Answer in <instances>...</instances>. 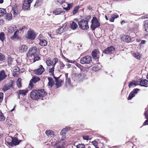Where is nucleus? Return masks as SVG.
Instances as JSON below:
<instances>
[{
	"mask_svg": "<svg viewBox=\"0 0 148 148\" xmlns=\"http://www.w3.org/2000/svg\"><path fill=\"white\" fill-rule=\"evenodd\" d=\"M47 94L43 89L38 90H34L32 91L30 93L31 98L34 100H37L42 98Z\"/></svg>",
	"mask_w": 148,
	"mask_h": 148,
	"instance_id": "1",
	"label": "nucleus"
},
{
	"mask_svg": "<svg viewBox=\"0 0 148 148\" xmlns=\"http://www.w3.org/2000/svg\"><path fill=\"white\" fill-rule=\"evenodd\" d=\"M58 59L57 58H54L53 61L50 59V58H48L46 61L47 65L49 66H52L51 68L49 67V73L51 75H54V67L55 65L58 62Z\"/></svg>",
	"mask_w": 148,
	"mask_h": 148,
	"instance_id": "2",
	"label": "nucleus"
},
{
	"mask_svg": "<svg viewBox=\"0 0 148 148\" xmlns=\"http://www.w3.org/2000/svg\"><path fill=\"white\" fill-rule=\"evenodd\" d=\"M91 23L90 28L93 30L100 26V23L97 18L95 17H93L91 21Z\"/></svg>",
	"mask_w": 148,
	"mask_h": 148,
	"instance_id": "3",
	"label": "nucleus"
},
{
	"mask_svg": "<svg viewBox=\"0 0 148 148\" xmlns=\"http://www.w3.org/2000/svg\"><path fill=\"white\" fill-rule=\"evenodd\" d=\"M79 27L82 29H88L89 28L87 22L85 21L84 19H82L80 21H77Z\"/></svg>",
	"mask_w": 148,
	"mask_h": 148,
	"instance_id": "4",
	"label": "nucleus"
},
{
	"mask_svg": "<svg viewBox=\"0 0 148 148\" xmlns=\"http://www.w3.org/2000/svg\"><path fill=\"white\" fill-rule=\"evenodd\" d=\"M11 141H7L8 144L11 147L15 146L18 145L21 141V140H19L18 138L16 137L11 138Z\"/></svg>",
	"mask_w": 148,
	"mask_h": 148,
	"instance_id": "5",
	"label": "nucleus"
},
{
	"mask_svg": "<svg viewBox=\"0 0 148 148\" xmlns=\"http://www.w3.org/2000/svg\"><path fill=\"white\" fill-rule=\"evenodd\" d=\"M26 38L28 39L34 40L36 38V34L33 30H30L27 31Z\"/></svg>",
	"mask_w": 148,
	"mask_h": 148,
	"instance_id": "6",
	"label": "nucleus"
},
{
	"mask_svg": "<svg viewBox=\"0 0 148 148\" xmlns=\"http://www.w3.org/2000/svg\"><path fill=\"white\" fill-rule=\"evenodd\" d=\"M92 61V57L90 56H87L82 58L80 60V62L82 64H90Z\"/></svg>",
	"mask_w": 148,
	"mask_h": 148,
	"instance_id": "7",
	"label": "nucleus"
},
{
	"mask_svg": "<svg viewBox=\"0 0 148 148\" xmlns=\"http://www.w3.org/2000/svg\"><path fill=\"white\" fill-rule=\"evenodd\" d=\"M33 1V0H24L22 7L24 10L29 9L30 4Z\"/></svg>",
	"mask_w": 148,
	"mask_h": 148,
	"instance_id": "8",
	"label": "nucleus"
},
{
	"mask_svg": "<svg viewBox=\"0 0 148 148\" xmlns=\"http://www.w3.org/2000/svg\"><path fill=\"white\" fill-rule=\"evenodd\" d=\"M115 49V48L113 46H110L107 47L103 51V53L106 54H110L114 53Z\"/></svg>",
	"mask_w": 148,
	"mask_h": 148,
	"instance_id": "9",
	"label": "nucleus"
},
{
	"mask_svg": "<svg viewBox=\"0 0 148 148\" xmlns=\"http://www.w3.org/2000/svg\"><path fill=\"white\" fill-rule=\"evenodd\" d=\"M60 3L62 5L64 9L66 11L69 10L73 6L72 3L68 4L64 1H62Z\"/></svg>",
	"mask_w": 148,
	"mask_h": 148,
	"instance_id": "10",
	"label": "nucleus"
},
{
	"mask_svg": "<svg viewBox=\"0 0 148 148\" xmlns=\"http://www.w3.org/2000/svg\"><path fill=\"white\" fill-rule=\"evenodd\" d=\"M19 32V30L17 29L14 32V35L10 37L11 39L14 41L20 39L21 37L18 35Z\"/></svg>",
	"mask_w": 148,
	"mask_h": 148,
	"instance_id": "11",
	"label": "nucleus"
},
{
	"mask_svg": "<svg viewBox=\"0 0 148 148\" xmlns=\"http://www.w3.org/2000/svg\"><path fill=\"white\" fill-rule=\"evenodd\" d=\"M37 48L36 47H33L30 49L28 51L27 55H33L34 57L36 56Z\"/></svg>",
	"mask_w": 148,
	"mask_h": 148,
	"instance_id": "12",
	"label": "nucleus"
},
{
	"mask_svg": "<svg viewBox=\"0 0 148 148\" xmlns=\"http://www.w3.org/2000/svg\"><path fill=\"white\" fill-rule=\"evenodd\" d=\"M44 71V68L42 65H40L39 67L37 69L34 70V73L37 75H40L42 74Z\"/></svg>",
	"mask_w": 148,
	"mask_h": 148,
	"instance_id": "13",
	"label": "nucleus"
},
{
	"mask_svg": "<svg viewBox=\"0 0 148 148\" xmlns=\"http://www.w3.org/2000/svg\"><path fill=\"white\" fill-rule=\"evenodd\" d=\"M11 12L13 14L14 17H16L17 16L18 13L17 5L15 4L12 8V10Z\"/></svg>",
	"mask_w": 148,
	"mask_h": 148,
	"instance_id": "14",
	"label": "nucleus"
},
{
	"mask_svg": "<svg viewBox=\"0 0 148 148\" xmlns=\"http://www.w3.org/2000/svg\"><path fill=\"white\" fill-rule=\"evenodd\" d=\"M139 90L138 89L136 88L132 91L129 96L128 100L131 99L133 97L135 96V94L137 93V92Z\"/></svg>",
	"mask_w": 148,
	"mask_h": 148,
	"instance_id": "15",
	"label": "nucleus"
},
{
	"mask_svg": "<svg viewBox=\"0 0 148 148\" xmlns=\"http://www.w3.org/2000/svg\"><path fill=\"white\" fill-rule=\"evenodd\" d=\"M53 76L55 79V81L56 82V85L57 87L58 88L61 87L62 86V83L63 82L62 80L59 79L58 78L55 77L54 75Z\"/></svg>",
	"mask_w": 148,
	"mask_h": 148,
	"instance_id": "16",
	"label": "nucleus"
},
{
	"mask_svg": "<svg viewBox=\"0 0 148 148\" xmlns=\"http://www.w3.org/2000/svg\"><path fill=\"white\" fill-rule=\"evenodd\" d=\"M13 84V81H10L9 83V84L8 85H5L3 88V90L5 92L9 89L10 88L12 87V86Z\"/></svg>",
	"mask_w": 148,
	"mask_h": 148,
	"instance_id": "17",
	"label": "nucleus"
},
{
	"mask_svg": "<svg viewBox=\"0 0 148 148\" xmlns=\"http://www.w3.org/2000/svg\"><path fill=\"white\" fill-rule=\"evenodd\" d=\"M99 52L97 49H95L92 52V56L94 59H98Z\"/></svg>",
	"mask_w": 148,
	"mask_h": 148,
	"instance_id": "18",
	"label": "nucleus"
},
{
	"mask_svg": "<svg viewBox=\"0 0 148 148\" xmlns=\"http://www.w3.org/2000/svg\"><path fill=\"white\" fill-rule=\"evenodd\" d=\"M27 46L25 45H22L19 48V51L21 53H24L27 51Z\"/></svg>",
	"mask_w": 148,
	"mask_h": 148,
	"instance_id": "19",
	"label": "nucleus"
},
{
	"mask_svg": "<svg viewBox=\"0 0 148 148\" xmlns=\"http://www.w3.org/2000/svg\"><path fill=\"white\" fill-rule=\"evenodd\" d=\"M139 84L141 86L147 87L148 86V81L146 79H141Z\"/></svg>",
	"mask_w": 148,
	"mask_h": 148,
	"instance_id": "20",
	"label": "nucleus"
},
{
	"mask_svg": "<svg viewBox=\"0 0 148 148\" xmlns=\"http://www.w3.org/2000/svg\"><path fill=\"white\" fill-rule=\"evenodd\" d=\"M83 73H81L79 74H77L76 73H75L73 76V78L76 79V80H79L82 78L83 77Z\"/></svg>",
	"mask_w": 148,
	"mask_h": 148,
	"instance_id": "21",
	"label": "nucleus"
},
{
	"mask_svg": "<svg viewBox=\"0 0 148 148\" xmlns=\"http://www.w3.org/2000/svg\"><path fill=\"white\" fill-rule=\"evenodd\" d=\"M7 76L4 71L2 70L0 72V82L5 79Z\"/></svg>",
	"mask_w": 148,
	"mask_h": 148,
	"instance_id": "22",
	"label": "nucleus"
},
{
	"mask_svg": "<svg viewBox=\"0 0 148 148\" xmlns=\"http://www.w3.org/2000/svg\"><path fill=\"white\" fill-rule=\"evenodd\" d=\"M66 86L68 88H70L72 87L73 86L71 84V80L69 78H66Z\"/></svg>",
	"mask_w": 148,
	"mask_h": 148,
	"instance_id": "23",
	"label": "nucleus"
},
{
	"mask_svg": "<svg viewBox=\"0 0 148 148\" xmlns=\"http://www.w3.org/2000/svg\"><path fill=\"white\" fill-rule=\"evenodd\" d=\"M46 134L49 137H52L54 135V133L51 130H47L45 132Z\"/></svg>",
	"mask_w": 148,
	"mask_h": 148,
	"instance_id": "24",
	"label": "nucleus"
},
{
	"mask_svg": "<svg viewBox=\"0 0 148 148\" xmlns=\"http://www.w3.org/2000/svg\"><path fill=\"white\" fill-rule=\"evenodd\" d=\"M17 29L16 26H10L9 27L8 32L9 33L12 34Z\"/></svg>",
	"mask_w": 148,
	"mask_h": 148,
	"instance_id": "25",
	"label": "nucleus"
},
{
	"mask_svg": "<svg viewBox=\"0 0 148 148\" xmlns=\"http://www.w3.org/2000/svg\"><path fill=\"white\" fill-rule=\"evenodd\" d=\"M64 12L62 10V9L60 8L57 9L53 11V13L55 15L60 14L63 13Z\"/></svg>",
	"mask_w": 148,
	"mask_h": 148,
	"instance_id": "26",
	"label": "nucleus"
},
{
	"mask_svg": "<svg viewBox=\"0 0 148 148\" xmlns=\"http://www.w3.org/2000/svg\"><path fill=\"white\" fill-rule=\"evenodd\" d=\"M70 28L73 30L76 29L78 27V25L75 22L72 21L70 24Z\"/></svg>",
	"mask_w": 148,
	"mask_h": 148,
	"instance_id": "27",
	"label": "nucleus"
},
{
	"mask_svg": "<svg viewBox=\"0 0 148 148\" xmlns=\"http://www.w3.org/2000/svg\"><path fill=\"white\" fill-rule=\"evenodd\" d=\"M39 45L42 46H45L47 45V42L44 39L40 40Z\"/></svg>",
	"mask_w": 148,
	"mask_h": 148,
	"instance_id": "28",
	"label": "nucleus"
},
{
	"mask_svg": "<svg viewBox=\"0 0 148 148\" xmlns=\"http://www.w3.org/2000/svg\"><path fill=\"white\" fill-rule=\"evenodd\" d=\"M48 79L49 80V82L48 83V86H50L52 87L53 85L54 82L52 78L48 77Z\"/></svg>",
	"mask_w": 148,
	"mask_h": 148,
	"instance_id": "29",
	"label": "nucleus"
},
{
	"mask_svg": "<svg viewBox=\"0 0 148 148\" xmlns=\"http://www.w3.org/2000/svg\"><path fill=\"white\" fill-rule=\"evenodd\" d=\"M65 26H62L61 27L59 28L57 30H56V32L59 34H61L63 32L64 30H65Z\"/></svg>",
	"mask_w": 148,
	"mask_h": 148,
	"instance_id": "30",
	"label": "nucleus"
},
{
	"mask_svg": "<svg viewBox=\"0 0 148 148\" xmlns=\"http://www.w3.org/2000/svg\"><path fill=\"white\" fill-rule=\"evenodd\" d=\"M145 115L146 118L147 119L143 123L144 125H148V109L145 112Z\"/></svg>",
	"mask_w": 148,
	"mask_h": 148,
	"instance_id": "31",
	"label": "nucleus"
},
{
	"mask_svg": "<svg viewBox=\"0 0 148 148\" xmlns=\"http://www.w3.org/2000/svg\"><path fill=\"white\" fill-rule=\"evenodd\" d=\"M139 24L138 23H135L134 25V27L130 29L131 31H136L138 29Z\"/></svg>",
	"mask_w": 148,
	"mask_h": 148,
	"instance_id": "32",
	"label": "nucleus"
},
{
	"mask_svg": "<svg viewBox=\"0 0 148 148\" xmlns=\"http://www.w3.org/2000/svg\"><path fill=\"white\" fill-rule=\"evenodd\" d=\"M5 18L8 20H11L12 18V15L11 13H8L5 14Z\"/></svg>",
	"mask_w": 148,
	"mask_h": 148,
	"instance_id": "33",
	"label": "nucleus"
},
{
	"mask_svg": "<svg viewBox=\"0 0 148 148\" xmlns=\"http://www.w3.org/2000/svg\"><path fill=\"white\" fill-rule=\"evenodd\" d=\"M27 90H20L18 91L19 94L23 96L26 95L27 93Z\"/></svg>",
	"mask_w": 148,
	"mask_h": 148,
	"instance_id": "34",
	"label": "nucleus"
},
{
	"mask_svg": "<svg viewBox=\"0 0 148 148\" xmlns=\"http://www.w3.org/2000/svg\"><path fill=\"white\" fill-rule=\"evenodd\" d=\"M66 129H63L61 131V134L62 136V138H61L62 140H64V138H65L66 133Z\"/></svg>",
	"mask_w": 148,
	"mask_h": 148,
	"instance_id": "35",
	"label": "nucleus"
},
{
	"mask_svg": "<svg viewBox=\"0 0 148 148\" xmlns=\"http://www.w3.org/2000/svg\"><path fill=\"white\" fill-rule=\"evenodd\" d=\"M123 39L124 40V41L127 42H130L132 41L129 36L127 35L124 36Z\"/></svg>",
	"mask_w": 148,
	"mask_h": 148,
	"instance_id": "36",
	"label": "nucleus"
},
{
	"mask_svg": "<svg viewBox=\"0 0 148 148\" xmlns=\"http://www.w3.org/2000/svg\"><path fill=\"white\" fill-rule=\"evenodd\" d=\"M144 25L145 31L146 32H148V20H146L145 21Z\"/></svg>",
	"mask_w": 148,
	"mask_h": 148,
	"instance_id": "37",
	"label": "nucleus"
},
{
	"mask_svg": "<svg viewBox=\"0 0 148 148\" xmlns=\"http://www.w3.org/2000/svg\"><path fill=\"white\" fill-rule=\"evenodd\" d=\"M6 14V11L4 9L0 8V17L3 16Z\"/></svg>",
	"mask_w": 148,
	"mask_h": 148,
	"instance_id": "38",
	"label": "nucleus"
},
{
	"mask_svg": "<svg viewBox=\"0 0 148 148\" xmlns=\"http://www.w3.org/2000/svg\"><path fill=\"white\" fill-rule=\"evenodd\" d=\"M42 1L41 0H37L36 1V3L34 5V6L37 7L40 6L42 3Z\"/></svg>",
	"mask_w": 148,
	"mask_h": 148,
	"instance_id": "39",
	"label": "nucleus"
},
{
	"mask_svg": "<svg viewBox=\"0 0 148 148\" xmlns=\"http://www.w3.org/2000/svg\"><path fill=\"white\" fill-rule=\"evenodd\" d=\"M5 39V35L3 32H1L0 33V40L2 41H3Z\"/></svg>",
	"mask_w": 148,
	"mask_h": 148,
	"instance_id": "40",
	"label": "nucleus"
},
{
	"mask_svg": "<svg viewBox=\"0 0 148 148\" xmlns=\"http://www.w3.org/2000/svg\"><path fill=\"white\" fill-rule=\"evenodd\" d=\"M133 56L137 59H139L140 57V55L139 53L135 52L133 54Z\"/></svg>",
	"mask_w": 148,
	"mask_h": 148,
	"instance_id": "41",
	"label": "nucleus"
},
{
	"mask_svg": "<svg viewBox=\"0 0 148 148\" xmlns=\"http://www.w3.org/2000/svg\"><path fill=\"white\" fill-rule=\"evenodd\" d=\"M137 85V84L135 82H129L128 86L129 88H133L135 87Z\"/></svg>",
	"mask_w": 148,
	"mask_h": 148,
	"instance_id": "42",
	"label": "nucleus"
},
{
	"mask_svg": "<svg viewBox=\"0 0 148 148\" xmlns=\"http://www.w3.org/2000/svg\"><path fill=\"white\" fill-rule=\"evenodd\" d=\"M21 78H18L16 82V85L18 87L20 88L21 87Z\"/></svg>",
	"mask_w": 148,
	"mask_h": 148,
	"instance_id": "43",
	"label": "nucleus"
},
{
	"mask_svg": "<svg viewBox=\"0 0 148 148\" xmlns=\"http://www.w3.org/2000/svg\"><path fill=\"white\" fill-rule=\"evenodd\" d=\"M5 119V117L3 115L1 112H0V121H3Z\"/></svg>",
	"mask_w": 148,
	"mask_h": 148,
	"instance_id": "44",
	"label": "nucleus"
},
{
	"mask_svg": "<svg viewBox=\"0 0 148 148\" xmlns=\"http://www.w3.org/2000/svg\"><path fill=\"white\" fill-rule=\"evenodd\" d=\"M40 80V79L39 78L34 77L32 79L31 81H32V82L34 83H36L37 82L39 81Z\"/></svg>",
	"mask_w": 148,
	"mask_h": 148,
	"instance_id": "45",
	"label": "nucleus"
},
{
	"mask_svg": "<svg viewBox=\"0 0 148 148\" xmlns=\"http://www.w3.org/2000/svg\"><path fill=\"white\" fill-rule=\"evenodd\" d=\"M92 145H94L96 148H99L98 147V143L97 141L95 140H94L92 142Z\"/></svg>",
	"mask_w": 148,
	"mask_h": 148,
	"instance_id": "46",
	"label": "nucleus"
},
{
	"mask_svg": "<svg viewBox=\"0 0 148 148\" xmlns=\"http://www.w3.org/2000/svg\"><path fill=\"white\" fill-rule=\"evenodd\" d=\"M91 16H87L85 18V20L84 21L86 22H87V23L88 24V22L91 19Z\"/></svg>",
	"mask_w": 148,
	"mask_h": 148,
	"instance_id": "47",
	"label": "nucleus"
},
{
	"mask_svg": "<svg viewBox=\"0 0 148 148\" xmlns=\"http://www.w3.org/2000/svg\"><path fill=\"white\" fill-rule=\"evenodd\" d=\"M76 147L77 148H85V145L82 144H79L77 145Z\"/></svg>",
	"mask_w": 148,
	"mask_h": 148,
	"instance_id": "48",
	"label": "nucleus"
},
{
	"mask_svg": "<svg viewBox=\"0 0 148 148\" xmlns=\"http://www.w3.org/2000/svg\"><path fill=\"white\" fill-rule=\"evenodd\" d=\"M59 66H60V68L61 69H63L65 66V65L62 62H60L59 63Z\"/></svg>",
	"mask_w": 148,
	"mask_h": 148,
	"instance_id": "49",
	"label": "nucleus"
},
{
	"mask_svg": "<svg viewBox=\"0 0 148 148\" xmlns=\"http://www.w3.org/2000/svg\"><path fill=\"white\" fill-rule=\"evenodd\" d=\"M79 8L76 7L74 8L73 11V14H76Z\"/></svg>",
	"mask_w": 148,
	"mask_h": 148,
	"instance_id": "50",
	"label": "nucleus"
},
{
	"mask_svg": "<svg viewBox=\"0 0 148 148\" xmlns=\"http://www.w3.org/2000/svg\"><path fill=\"white\" fill-rule=\"evenodd\" d=\"M5 59V56L2 54L0 53V61H3Z\"/></svg>",
	"mask_w": 148,
	"mask_h": 148,
	"instance_id": "51",
	"label": "nucleus"
},
{
	"mask_svg": "<svg viewBox=\"0 0 148 148\" xmlns=\"http://www.w3.org/2000/svg\"><path fill=\"white\" fill-rule=\"evenodd\" d=\"M19 69L18 67H15L14 69L13 70V71L14 72H16L19 71Z\"/></svg>",
	"mask_w": 148,
	"mask_h": 148,
	"instance_id": "52",
	"label": "nucleus"
},
{
	"mask_svg": "<svg viewBox=\"0 0 148 148\" xmlns=\"http://www.w3.org/2000/svg\"><path fill=\"white\" fill-rule=\"evenodd\" d=\"M3 99V94L0 92V103L1 102Z\"/></svg>",
	"mask_w": 148,
	"mask_h": 148,
	"instance_id": "53",
	"label": "nucleus"
},
{
	"mask_svg": "<svg viewBox=\"0 0 148 148\" xmlns=\"http://www.w3.org/2000/svg\"><path fill=\"white\" fill-rule=\"evenodd\" d=\"M112 16L114 19L117 18L119 17V15L116 13H114L112 14Z\"/></svg>",
	"mask_w": 148,
	"mask_h": 148,
	"instance_id": "54",
	"label": "nucleus"
},
{
	"mask_svg": "<svg viewBox=\"0 0 148 148\" xmlns=\"http://www.w3.org/2000/svg\"><path fill=\"white\" fill-rule=\"evenodd\" d=\"M83 138L84 140H88L90 139V138L88 136H83Z\"/></svg>",
	"mask_w": 148,
	"mask_h": 148,
	"instance_id": "55",
	"label": "nucleus"
},
{
	"mask_svg": "<svg viewBox=\"0 0 148 148\" xmlns=\"http://www.w3.org/2000/svg\"><path fill=\"white\" fill-rule=\"evenodd\" d=\"M43 36L42 34H40L39 35L38 37V39L40 40H42V38H43Z\"/></svg>",
	"mask_w": 148,
	"mask_h": 148,
	"instance_id": "56",
	"label": "nucleus"
},
{
	"mask_svg": "<svg viewBox=\"0 0 148 148\" xmlns=\"http://www.w3.org/2000/svg\"><path fill=\"white\" fill-rule=\"evenodd\" d=\"M36 56L34 57V62H35L36 61L40 59V58L39 57L37 56V57H35Z\"/></svg>",
	"mask_w": 148,
	"mask_h": 148,
	"instance_id": "57",
	"label": "nucleus"
},
{
	"mask_svg": "<svg viewBox=\"0 0 148 148\" xmlns=\"http://www.w3.org/2000/svg\"><path fill=\"white\" fill-rule=\"evenodd\" d=\"M92 69L93 71H96L99 69H98V67L97 66H93L92 67Z\"/></svg>",
	"mask_w": 148,
	"mask_h": 148,
	"instance_id": "58",
	"label": "nucleus"
},
{
	"mask_svg": "<svg viewBox=\"0 0 148 148\" xmlns=\"http://www.w3.org/2000/svg\"><path fill=\"white\" fill-rule=\"evenodd\" d=\"M64 58L66 60H67L68 62H70V63H73L74 62V61H73L72 60H70L68 58H65V57H64Z\"/></svg>",
	"mask_w": 148,
	"mask_h": 148,
	"instance_id": "59",
	"label": "nucleus"
},
{
	"mask_svg": "<svg viewBox=\"0 0 148 148\" xmlns=\"http://www.w3.org/2000/svg\"><path fill=\"white\" fill-rule=\"evenodd\" d=\"M12 61L11 59H9L8 61V64L9 65H10L12 64Z\"/></svg>",
	"mask_w": 148,
	"mask_h": 148,
	"instance_id": "60",
	"label": "nucleus"
},
{
	"mask_svg": "<svg viewBox=\"0 0 148 148\" xmlns=\"http://www.w3.org/2000/svg\"><path fill=\"white\" fill-rule=\"evenodd\" d=\"M114 18L112 16H111V18L110 19V22H113L114 21Z\"/></svg>",
	"mask_w": 148,
	"mask_h": 148,
	"instance_id": "61",
	"label": "nucleus"
},
{
	"mask_svg": "<svg viewBox=\"0 0 148 148\" xmlns=\"http://www.w3.org/2000/svg\"><path fill=\"white\" fill-rule=\"evenodd\" d=\"M32 82V81L31 80L29 84V87H31V88L32 87V86L34 85L33 84Z\"/></svg>",
	"mask_w": 148,
	"mask_h": 148,
	"instance_id": "62",
	"label": "nucleus"
},
{
	"mask_svg": "<svg viewBox=\"0 0 148 148\" xmlns=\"http://www.w3.org/2000/svg\"><path fill=\"white\" fill-rule=\"evenodd\" d=\"M76 65L80 69L82 67V66L79 64L77 63V64H76Z\"/></svg>",
	"mask_w": 148,
	"mask_h": 148,
	"instance_id": "63",
	"label": "nucleus"
},
{
	"mask_svg": "<svg viewBox=\"0 0 148 148\" xmlns=\"http://www.w3.org/2000/svg\"><path fill=\"white\" fill-rule=\"evenodd\" d=\"M25 26H23L21 27L18 30H19V31H21L23 29H25Z\"/></svg>",
	"mask_w": 148,
	"mask_h": 148,
	"instance_id": "64",
	"label": "nucleus"
}]
</instances>
